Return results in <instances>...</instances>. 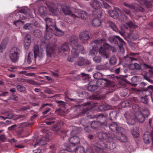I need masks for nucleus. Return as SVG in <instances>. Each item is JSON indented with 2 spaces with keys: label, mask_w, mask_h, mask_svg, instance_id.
Listing matches in <instances>:
<instances>
[{
  "label": "nucleus",
  "mask_w": 153,
  "mask_h": 153,
  "mask_svg": "<svg viewBox=\"0 0 153 153\" xmlns=\"http://www.w3.org/2000/svg\"><path fill=\"white\" fill-rule=\"evenodd\" d=\"M133 65L135 68L138 70H141L144 71L146 70H148V72L145 74L144 76V78L149 82L153 84V80L150 79V78H153V66L145 63H143L139 65L136 63H134Z\"/></svg>",
  "instance_id": "nucleus-1"
},
{
  "label": "nucleus",
  "mask_w": 153,
  "mask_h": 153,
  "mask_svg": "<svg viewBox=\"0 0 153 153\" xmlns=\"http://www.w3.org/2000/svg\"><path fill=\"white\" fill-rule=\"evenodd\" d=\"M108 134L105 131L99 132L97 134V136L99 139L98 141L95 143V150L97 152L102 151L107 147L106 143L108 140Z\"/></svg>",
  "instance_id": "nucleus-2"
},
{
  "label": "nucleus",
  "mask_w": 153,
  "mask_h": 153,
  "mask_svg": "<svg viewBox=\"0 0 153 153\" xmlns=\"http://www.w3.org/2000/svg\"><path fill=\"white\" fill-rule=\"evenodd\" d=\"M89 4L91 7L94 9L93 11V15H96L98 17H100L102 13L100 9L102 6L101 3L98 0H93Z\"/></svg>",
  "instance_id": "nucleus-3"
},
{
  "label": "nucleus",
  "mask_w": 153,
  "mask_h": 153,
  "mask_svg": "<svg viewBox=\"0 0 153 153\" xmlns=\"http://www.w3.org/2000/svg\"><path fill=\"white\" fill-rule=\"evenodd\" d=\"M108 41L111 43L117 45L121 52H124L123 44L125 43V42L120 36L116 35L111 36L108 38Z\"/></svg>",
  "instance_id": "nucleus-4"
},
{
  "label": "nucleus",
  "mask_w": 153,
  "mask_h": 153,
  "mask_svg": "<svg viewBox=\"0 0 153 153\" xmlns=\"http://www.w3.org/2000/svg\"><path fill=\"white\" fill-rule=\"evenodd\" d=\"M12 52L9 54L10 59L12 62H16L19 59L21 52L20 49L17 47H14L11 49Z\"/></svg>",
  "instance_id": "nucleus-5"
},
{
  "label": "nucleus",
  "mask_w": 153,
  "mask_h": 153,
  "mask_svg": "<svg viewBox=\"0 0 153 153\" xmlns=\"http://www.w3.org/2000/svg\"><path fill=\"white\" fill-rule=\"evenodd\" d=\"M106 133L108 134V140L106 143V144L107 145V147L106 148L113 149L116 147V144L114 143V141L116 140L115 135L113 134H110L107 132Z\"/></svg>",
  "instance_id": "nucleus-6"
},
{
  "label": "nucleus",
  "mask_w": 153,
  "mask_h": 153,
  "mask_svg": "<svg viewBox=\"0 0 153 153\" xmlns=\"http://www.w3.org/2000/svg\"><path fill=\"white\" fill-rule=\"evenodd\" d=\"M70 51L69 47L67 42L62 43L58 48V53L62 55H66Z\"/></svg>",
  "instance_id": "nucleus-7"
},
{
  "label": "nucleus",
  "mask_w": 153,
  "mask_h": 153,
  "mask_svg": "<svg viewBox=\"0 0 153 153\" xmlns=\"http://www.w3.org/2000/svg\"><path fill=\"white\" fill-rule=\"evenodd\" d=\"M46 22V30L48 31L50 30L51 31L55 30L56 29V23L52 19L47 18L45 19Z\"/></svg>",
  "instance_id": "nucleus-8"
},
{
  "label": "nucleus",
  "mask_w": 153,
  "mask_h": 153,
  "mask_svg": "<svg viewBox=\"0 0 153 153\" xmlns=\"http://www.w3.org/2000/svg\"><path fill=\"white\" fill-rule=\"evenodd\" d=\"M77 133V131L76 130H73L70 132L71 136L69 139V140L74 146L79 143L80 142L79 138L77 136L74 135Z\"/></svg>",
  "instance_id": "nucleus-9"
},
{
  "label": "nucleus",
  "mask_w": 153,
  "mask_h": 153,
  "mask_svg": "<svg viewBox=\"0 0 153 153\" xmlns=\"http://www.w3.org/2000/svg\"><path fill=\"white\" fill-rule=\"evenodd\" d=\"M143 140L146 144L151 143L153 146V130L151 132H146L143 134Z\"/></svg>",
  "instance_id": "nucleus-10"
},
{
  "label": "nucleus",
  "mask_w": 153,
  "mask_h": 153,
  "mask_svg": "<svg viewBox=\"0 0 153 153\" xmlns=\"http://www.w3.org/2000/svg\"><path fill=\"white\" fill-rule=\"evenodd\" d=\"M125 117L127 123L129 125H133L136 123V117L133 113L130 114L126 112L125 114Z\"/></svg>",
  "instance_id": "nucleus-11"
},
{
  "label": "nucleus",
  "mask_w": 153,
  "mask_h": 153,
  "mask_svg": "<svg viewBox=\"0 0 153 153\" xmlns=\"http://www.w3.org/2000/svg\"><path fill=\"white\" fill-rule=\"evenodd\" d=\"M46 55L47 57L50 58L56 54L55 48L49 45H46Z\"/></svg>",
  "instance_id": "nucleus-12"
},
{
  "label": "nucleus",
  "mask_w": 153,
  "mask_h": 153,
  "mask_svg": "<svg viewBox=\"0 0 153 153\" xmlns=\"http://www.w3.org/2000/svg\"><path fill=\"white\" fill-rule=\"evenodd\" d=\"M137 91L140 93H142L145 94V96L147 97L148 96L152 95V93L153 92V86L152 85H150L148 86L147 88L144 90H141L138 89Z\"/></svg>",
  "instance_id": "nucleus-13"
},
{
  "label": "nucleus",
  "mask_w": 153,
  "mask_h": 153,
  "mask_svg": "<svg viewBox=\"0 0 153 153\" xmlns=\"http://www.w3.org/2000/svg\"><path fill=\"white\" fill-rule=\"evenodd\" d=\"M102 74L100 72H97L94 74L93 76L95 79H99L103 83L105 86H108L110 85L111 84L110 81L106 78H100V79L99 77L98 76H101Z\"/></svg>",
  "instance_id": "nucleus-14"
},
{
  "label": "nucleus",
  "mask_w": 153,
  "mask_h": 153,
  "mask_svg": "<svg viewBox=\"0 0 153 153\" xmlns=\"http://www.w3.org/2000/svg\"><path fill=\"white\" fill-rule=\"evenodd\" d=\"M79 38L83 43H86L89 39L90 37L88 31H83L81 32L79 35Z\"/></svg>",
  "instance_id": "nucleus-15"
},
{
  "label": "nucleus",
  "mask_w": 153,
  "mask_h": 153,
  "mask_svg": "<svg viewBox=\"0 0 153 153\" xmlns=\"http://www.w3.org/2000/svg\"><path fill=\"white\" fill-rule=\"evenodd\" d=\"M98 87L97 81L96 80H94L89 82L88 89L90 91L92 92L97 89Z\"/></svg>",
  "instance_id": "nucleus-16"
},
{
  "label": "nucleus",
  "mask_w": 153,
  "mask_h": 153,
  "mask_svg": "<svg viewBox=\"0 0 153 153\" xmlns=\"http://www.w3.org/2000/svg\"><path fill=\"white\" fill-rule=\"evenodd\" d=\"M78 38L77 36L74 35L71 36L69 39L70 44L72 47H76L78 45Z\"/></svg>",
  "instance_id": "nucleus-17"
},
{
  "label": "nucleus",
  "mask_w": 153,
  "mask_h": 153,
  "mask_svg": "<svg viewBox=\"0 0 153 153\" xmlns=\"http://www.w3.org/2000/svg\"><path fill=\"white\" fill-rule=\"evenodd\" d=\"M123 4L125 7L132 10L134 12L136 11L139 5L138 4L135 3L128 4L126 2H124Z\"/></svg>",
  "instance_id": "nucleus-18"
},
{
  "label": "nucleus",
  "mask_w": 153,
  "mask_h": 153,
  "mask_svg": "<svg viewBox=\"0 0 153 153\" xmlns=\"http://www.w3.org/2000/svg\"><path fill=\"white\" fill-rule=\"evenodd\" d=\"M115 138L122 142L125 143L127 141V137L121 132H119L117 134H116Z\"/></svg>",
  "instance_id": "nucleus-19"
},
{
  "label": "nucleus",
  "mask_w": 153,
  "mask_h": 153,
  "mask_svg": "<svg viewBox=\"0 0 153 153\" xmlns=\"http://www.w3.org/2000/svg\"><path fill=\"white\" fill-rule=\"evenodd\" d=\"M31 42L30 36L29 34H27L24 40V46L25 49H28L30 45Z\"/></svg>",
  "instance_id": "nucleus-20"
},
{
  "label": "nucleus",
  "mask_w": 153,
  "mask_h": 153,
  "mask_svg": "<svg viewBox=\"0 0 153 153\" xmlns=\"http://www.w3.org/2000/svg\"><path fill=\"white\" fill-rule=\"evenodd\" d=\"M76 17L81 18L83 19H85L88 17V13L85 11L80 10L78 11V15H74Z\"/></svg>",
  "instance_id": "nucleus-21"
},
{
  "label": "nucleus",
  "mask_w": 153,
  "mask_h": 153,
  "mask_svg": "<svg viewBox=\"0 0 153 153\" xmlns=\"http://www.w3.org/2000/svg\"><path fill=\"white\" fill-rule=\"evenodd\" d=\"M99 53L104 58H108L109 57L108 53L107 52L105 49L103 47H101L99 49Z\"/></svg>",
  "instance_id": "nucleus-22"
},
{
  "label": "nucleus",
  "mask_w": 153,
  "mask_h": 153,
  "mask_svg": "<svg viewBox=\"0 0 153 153\" xmlns=\"http://www.w3.org/2000/svg\"><path fill=\"white\" fill-rule=\"evenodd\" d=\"M62 10L65 15H71L72 13L70 7L67 6H62Z\"/></svg>",
  "instance_id": "nucleus-23"
},
{
  "label": "nucleus",
  "mask_w": 153,
  "mask_h": 153,
  "mask_svg": "<svg viewBox=\"0 0 153 153\" xmlns=\"http://www.w3.org/2000/svg\"><path fill=\"white\" fill-rule=\"evenodd\" d=\"M46 140L44 137H42L41 139L36 140L35 144L34 145V147H36L37 145L42 146L46 144Z\"/></svg>",
  "instance_id": "nucleus-24"
},
{
  "label": "nucleus",
  "mask_w": 153,
  "mask_h": 153,
  "mask_svg": "<svg viewBox=\"0 0 153 153\" xmlns=\"http://www.w3.org/2000/svg\"><path fill=\"white\" fill-rule=\"evenodd\" d=\"M108 116V114L106 113L103 114H100L96 116V118L98 121L100 122L102 121H106L107 119V117Z\"/></svg>",
  "instance_id": "nucleus-25"
},
{
  "label": "nucleus",
  "mask_w": 153,
  "mask_h": 153,
  "mask_svg": "<svg viewBox=\"0 0 153 153\" xmlns=\"http://www.w3.org/2000/svg\"><path fill=\"white\" fill-rule=\"evenodd\" d=\"M136 116L137 120L141 123H143L146 118L141 112H138V113H136Z\"/></svg>",
  "instance_id": "nucleus-26"
},
{
  "label": "nucleus",
  "mask_w": 153,
  "mask_h": 153,
  "mask_svg": "<svg viewBox=\"0 0 153 153\" xmlns=\"http://www.w3.org/2000/svg\"><path fill=\"white\" fill-rule=\"evenodd\" d=\"M108 13L111 17L114 19H117L119 16L118 13L115 10H109Z\"/></svg>",
  "instance_id": "nucleus-27"
},
{
  "label": "nucleus",
  "mask_w": 153,
  "mask_h": 153,
  "mask_svg": "<svg viewBox=\"0 0 153 153\" xmlns=\"http://www.w3.org/2000/svg\"><path fill=\"white\" fill-rule=\"evenodd\" d=\"M100 122L98 121H93L91 123V126L94 129H98L100 128Z\"/></svg>",
  "instance_id": "nucleus-28"
},
{
  "label": "nucleus",
  "mask_w": 153,
  "mask_h": 153,
  "mask_svg": "<svg viewBox=\"0 0 153 153\" xmlns=\"http://www.w3.org/2000/svg\"><path fill=\"white\" fill-rule=\"evenodd\" d=\"M71 52V57L73 58H77L79 55V52L78 50V48H77L76 47H72Z\"/></svg>",
  "instance_id": "nucleus-29"
},
{
  "label": "nucleus",
  "mask_w": 153,
  "mask_h": 153,
  "mask_svg": "<svg viewBox=\"0 0 153 153\" xmlns=\"http://www.w3.org/2000/svg\"><path fill=\"white\" fill-rule=\"evenodd\" d=\"M138 79L137 76H133L131 79V83L129 82H127V83L131 85L132 86H135L137 85L136 83L138 82Z\"/></svg>",
  "instance_id": "nucleus-30"
},
{
  "label": "nucleus",
  "mask_w": 153,
  "mask_h": 153,
  "mask_svg": "<svg viewBox=\"0 0 153 153\" xmlns=\"http://www.w3.org/2000/svg\"><path fill=\"white\" fill-rule=\"evenodd\" d=\"M8 42L7 39H4L3 40L0 46V52H2L3 50L5 48Z\"/></svg>",
  "instance_id": "nucleus-31"
},
{
  "label": "nucleus",
  "mask_w": 153,
  "mask_h": 153,
  "mask_svg": "<svg viewBox=\"0 0 153 153\" xmlns=\"http://www.w3.org/2000/svg\"><path fill=\"white\" fill-rule=\"evenodd\" d=\"M92 23L94 27H97L101 25V21L98 18H95L93 19Z\"/></svg>",
  "instance_id": "nucleus-32"
},
{
  "label": "nucleus",
  "mask_w": 153,
  "mask_h": 153,
  "mask_svg": "<svg viewBox=\"0 0 153 153\" xmlns=\"http://www.w3.org/2000/svg\"><path fill=\"white\" fill-rule=\"evenodd\" d=\"M117 114V112L116 111H111L109 114L110 120H114L116 119Z\"/></svg>",
  "instance_id": "nucleus-33"
},
{
  "label": "nucleus",
  "mask_w": 153,
  "mask_h": 153,
  "mask_svg": "<svg viewBox=\"0 0 153 153\" xmlns=\"http://www.w3.org/2000/svg\"><path fill=\"white\" fill-rule=\"evenodd\" d=\"M39 12L41 15H45L47 14V8L44 6H42L39 9Z\"/></svg>",
  "instance_id": "nucleus-34"
},
{
  "label": "nucleus",
  "mask_w": 153,
  "mask_h": 153,
  "mask_svg": "<svg viewBox=\"0 0 153 153\" xmlns=\"http://www.w3.org/2000/svg\"><path fill=\"white\" fill-rule=\"evenodd\" d=\"M20 13H22L25 15L29 14L30 13V10L27 7H25L18 10Z\"/></svg>",
  "instance_id": "nucleus-35"
},
{
  "label": "nucleus",
  "mask_w": 153,
  "mask_h": 153,
  "mask_svg": "<svg viewBox=\"0 0 153 153\" xmlns=\"http://www.w3.org/2000/svg\"><path fill=\"white\" fill-rule=\"evenodd\" d=\"M108 25L113 30L116 32H118V30L115 24L112 22L109 21L108 22Z\"/></svg>",
  "instance_id": "nucleus-36"
},
{
  "label": "nucleus",
  "mask_w": 153,
  "mask_h": 153,
  "mask_svg": "<svg viewBox=\"0 0 153 153\" xmlns=\"http://www.w3.org/2000/svg\"><path fill=\"white\" fill-rule=\"evenodd\" d=\"M33 50V51L34 58L35 59L38 56V54L39 53V48L38 46L37 45H35Z\"/></svg>",
  "instance_id": "nucleus-37"
},
{
  "label": "nucleus",
  "mask_w": 153,
  "mask_h": 153,
  "mask_svg": "<svg viewBox=\"0 0 153 153\" xmlns=\"http://www.w3.org/2000/svg\"><path fill=\"white\" fill-rule=\"evenodd\" d=\"M131 133L133 136L135 138H137L139 136V134L137 129L134 128L131 129Z\"/></svg>",
  "instance_id": "nucleus-38"
},
{
  "label": "nucleus",
  "mask_w": 153,
  "mask_h": 153,
  "mask_svg": "<svg viewBox=\"0 0 153 153\" xmlns=\"http://www.w3.org/2000/svg\"><path fill=\"white\" fill-rule=\"evenodd\" d=\"M46 32L45 33V38L47 40H49L52 37V31H51L50 30H48L47 31L46 30Z\"/></svg>",
  "instance_id": "nucleus-39"
},
{
  "label": "nucleus",
  "mask_w": 153,
  "mask_h": 153,
  "mask_svg": "<svg viewBox=\"0 0 153 153\" xmlns=\"http://www.w3.org/2000/svg\"><path fill=\"white\" fill-rule=\"evenodd\" d=\"M55 102L58 106L60 108H65L67 104L66 102L61 100H56Z\"/></svg>",
  "instance_id": "nucleus-40"
},
{
  "label": "nucleus",
  "mask_w": 153,
  "mask_h": 153,
  "mask_svg": "<svg viewBox=\"0 0 153 153\" xmlns=\"http://www.w3.org/2000/svg\"><path fill=\"white\" fill-rule=\"evenodd\" d=\"M117 126V125L116 123L113 122L110 124L109 127L110 129L112 131H115L116 127Z\"/></svg>",
  "instance_id": "nucleus-41"
},
{
  "label": "nucleus",
  "mask_w": 153,
  "mask_h": 153,
  "mask_svg": "<svg viewBox=\"0 0 153 153\" xmlns=\"http://www.w3.org/2000/svg\"><path fill=\"white\" fill-rule=\"evenodd\" d=\"M79 76L83 78V79L88 80L89 78L88 75L84 73H81L79 75L76 76L75 77V79L77 80L79 79Z\"/></svg>",
  "instance_id": "nucleus-42"
},
{
  "label": "nucleus",
  "mask_w": 153,
  "mask_h": 153,
  "mask_svg": "<svg viewBox=\"0 0 153 153\" xmlns=\"http://www.w3.org/2000/svg\"><path fill=\"white\" fill-rule=\"evenodd\" d=\"M143 2L144 3L141 4L144 5L147 8H151L152 7V4L150 1L147 0H144Z\"/></svg>",
  "instance_id": "nucleus-43"
},
{
  "label": "nucleus",
  "mask_w": 153,
  "mask_h": 153,
  "mask_svg": "<svg viewBox=\"0 0 153 153\" xmlns=\"http://www.w3.org/2000/svg\"><path fill=\"white\" fill-rule=\"evenodd\" d=\"M128 18L124 13H122L119 18V20L122 22H126L128 20Z\"/></svg>",
  "instance_id": "nucleus-44"
},
{
  "label": "nucleus",
  "mask_w": 153,
  "mask_h": 153,
  "mask_svg": "<svg viewBox=\"0 0 153 153\" xmlns=\"http://www.w3.org/2000/svg\"><path fill=\"white\" fill-rule=\"evenodd\" d=\"M26 83L33 85H41V84L40 83H38L32 79H28L27 80H26Z\"/></svg>",
  "instance_id": "nucleus-45"
},
{
  "label": "nucleus",
  "mask_w": 153,
  "mask_h": 153,
  "mask_svg": "<svg viewBox=\"0 0 153 153\" xmlns=\"http://www.w3.org/2000/svg\"><path fill=\"white\" fill-rule=\"evenodd\" d=\"M76 153H85L84 148L81 146H78L75 149Z\"/></svg>",
  "instance_id": "nucleus-46"
},
{
  "label": "nucleus",
  "mask_w": 153,
  "mask_h": 153,
  "mask_svg": "<svg viewBox=\"0 0 153 153\" xmlns=\"http://www.w3.org/2000/svg\"><path fill=\"white\" fill-rule=\"evenodd\" d=\"M56 32L55 34L57 36H63L64 34V32L62 31L61 30L58 29L57 27H56Z\"/></svg>",
  "instance_id": "nucleus-47"
},
{
  "label": "nucleus",
  "mask_w": 153,
  "mask_h": 153,
  "mask_svg": "<svg viewBox=\"0 0 153 153\" xmlns=\"http://www.w3.org/2000/svg\"><path fill=\"white\" fill-rule=\"evenodd\" d=\"M124 58L125 59V60L128 61H132L134 60H137V58L131 56L130 55H126L124 57Z\"/></svg>",
  "instance_id": "nucleus-48"
},
{
  "label": "nucleus",
  "mask_w": 153,
  "mask_h": 153,
  "mask_svg": "<svg viewBox=\"0 0 153 153\" xmlns=\"http://www.w3.org/2000/svg\"><path fill=\"white\" fill-rule=\"evenodd\" d=\"M33 24L31 23H27L25 24L23 27V29L25 30H31L33 28Z\"/></svg>",
  "instance_id": "nucleus-49"
},
{
  "label": "nucleus",
  "mask_w": 153,
  "mask_h": 153,
  "mask_svg": "<svg viewBox=\"0 0 153 153\" xmlns=\"http://www.w3.org/2000/svg\"><path fill=\"white\" fill-rule=\"evenodd\" d=\"M117 61L116 57L115 56H113L110 58L109 59V63L111 65H115L116 64Z\"/></svg>",
  "instance_id": "nucleus-50"
},
{
  "label": "nucleus",
  "mask_w": 153,
  "mask_h": 153,
  "mask_svg": "<svg viewBox=\"0 0 153 153\" xmlns=\"http://www.w3.org/2000/svg\"><path fill=\"white\" fill-rule=\"evenodd\" d=\"M33 57V53L31 52H30L27 56V62L28 64H30L31 63Z\"/></svg>",
  "instance_id": "nucleus-51"
},
{
  "label": "nucleus",
  "mask_w": 153,
  "mask_h": 153,
  "mask_svg": "<svg viewBox=\"0 0 153 153\" xmlns=\"http://www.w3.org/2000/svg\"><path fill=\"white\" fill-rule=\"evenodd\" d=\"M132 109H133L134 111L136 113V114L138 113V112H140V107L137 104H134L132 106Z\"/></svg>",
  "instance_id": "nucleus-52"
},
{
  "label": "nucleus",
  "mask_w": 153,
  "mask_h": 153,
  "mask_svg": "<svg viewBox=\"0 0 153 153\" xmlns=\"http://www.w3.org/2000/svg\"><path fill=\"white\" fill-rule=\"evenodd\" d=\"M76 65L79 66H82L84 65V58H79V60L76 63Z\"/></svg>",
  "instance_id": "nucleus-53"
},
{
  "label": "nucleus",
  "mask_w": 153,
  "mask_h": 153,
  "mask_svg": "<svg viewBox=\"0 0 153 153\" xmlns=\"http://www.w3.org/2000/svg\"><path fill=\"white\" fill-rule=\"evenodd\" d=\"M16 88L18 90L21 92H24L26 90L24 86L20 85H17L16 86Z\"/></svg>",
  "instance_id": "nucleus-54"
},
{
  "label": "nucleus",
  "mask_w": 153,
  "mask_h": 153,
  "mask_svg": "<svg viewBox=\"0 0 153 153\" xmlns=\"http://www.w3.org/2000/svg\"><path fill=\"white\" fill-rule=\"evenodd\" d=\"M76 48H78V50H79L80 51L82 54H84L85 53V51L83 46L79 44L78 45Z\"/></svg>",
  "instance_id": "nucleus-55"
},
{
  "label": "nucleus",
  "mask_w": 153,
  "mask_h": 153,
  "mask_svg": "<svg viewBox=\"0 0 153 153\" xmlns=\"http://www.w3.org/2000/svg\"><path fill=\"white\" fill-rule=\"evenodd\" d=\"M142 113L146 118H147L150 114L149 110L147 108L145 109Z\"/></svg>",
  "instance_id": "nucleus-56"
},
{
  "label": "nucleus",
  "mask_w": 153,
  "mask_h": 153,
  "mask_svg": "<svg viewBox=\"0 0 153 153\" xmlns=\"http://www.w3.org/2000/svg\"><path fill=\"white\" fill-rule=\"evenodd\" d=\"M60 128V126L59 124H55L52 127V130L53 131H59Z\"/></svg>",
  "instance_id": "nucleus-57"
},
{
  "label": "nucleus",
  "mask_w": 153,
  "mask_h": 153,
  "mask_svg": "<svg viewBox=\"0 0 153 153\" xmlns=\"http://www.w3.org/2000/svg\"><path fill=\"white\" fill-rule=\"evenodd\" d=\"M140 101L141 102L144 104H147L148 102V99L146 96L142 97L140 98Z\"/></svg>",
  "instance_id": "nucleus-58"
},
{
  "label": "nucleus",
  "mask_w": 153,
  "mask_h": 153,
  "mask_svg": "<svg viewBox=\"0 0 153 153\" xmlns=\"http://www.w3.org/2000/svg\"><path fill=\"white\" fill-rule=\"evenodd\" d=\"M98 110L100 111H103L105 110H107L108 109L106 105H102L99 107Z\"/></svg>",
  "instance_id": "nucleus-59"
},
{
  "label": "nucleus",
  "mask_w": 153,
  "mask_h": 153,
  "mask_svg": "<svg viewBox=\"0 0 153 153\" xmlns=\"http://www.w3.org/2000/svg\"><path fill=\"white\" fill-rule=\"evenodd\" d=\"M121 105L122 108H124L129 105V103L127 101L122 102L121 103Z\"/></svg>",
  "instance_id": "nucleus-60"
},
{
  "label": "nucleus",
  "mask_w": 153,
  "mask_h": 153,
  "mask_svg": "<svg viewBox=\"0 0 153 153\" xmlns=\"http://www.w3.org/2000/svg\"><path fill=\"white\" fill-rule=\"evenodd\" d=\"M102 1L103 3L102 7L105 9H109L110 8V6H109V5L106 2L104 1L103 0H102Z\"/></svg>",
  "instance_id": "nucleus-61"
},
{
  "label": "nucleus",
  "mask_w": 153,
  "mask_h": 153,
  "mask_svg": "<svg viewBox=\"0 0 153 153\" xmlns=\"http://www.w3.org/2000/svg\"><path fill=\"white\" fill-rule=\"evenodd\" d=\"M18 97L16 95H12L9 97L8 100H12L14 101H17L18 100Z\"/></svg>",
  "instance_id": "nucleus-62"
},
{
  "label": "nucleus",
  "mask_w": 153,
  "mask_h": 153,
  "mask_svg": "<svg viewBox=\"0 0 153 153\" xmlns=\"http://www.w3.org/2000/svg\"><path fill=\"white\" fill-rule=\"evenodd\" d=\"M93 60L95 62L97 63H99L101 60L100 57L98 56H96L94 57L93 58Z\"/></svg>",
  "instance_id": "nucleus-63"
},
{
  "label": "nucleus",
  "mask_w": 153,
  "mask_h": 153,
  "mask_svg": "<svg viewBox=\"0 0 153 153\" xmlns=\"http://www.w3.org/2000/svg\"><path fill=\"white\" fill-rule=\"evenodd\" d=\"M33 34L36 37H38L41 34V32L39 30L36 29L33 32Z\"/></svg>",
  "instance_id": "nucleus-64"
}]
</instances>
